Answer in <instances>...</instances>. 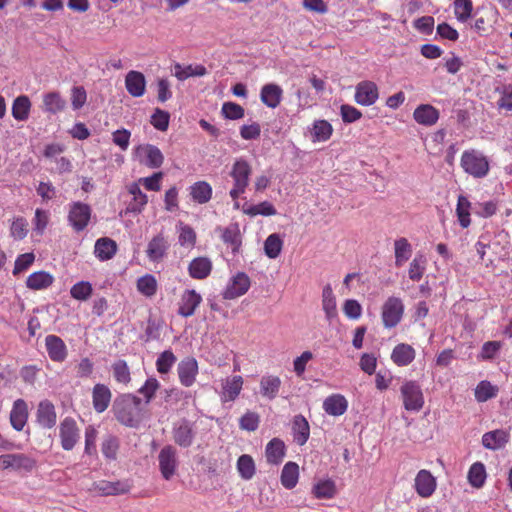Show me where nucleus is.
Instances as JSON below:
<instances>
[{"label":"nucleus","instance_id":"f257e3e1","mask_svg":"<svg viewBox=\"0 0 512 512\" xmlns=\"http://www.w3.org/2000/svg\"><path fill=\"white\" fill-rule=\"evenodd\" d=\"M113 412L121 424L136 427L142 420V401L133 394H122L114 400Z\"/></svg>","mask_w":512,"mask_h":512},{"label":"nucleus","instance_id":"f03ea898","mask_svg":"<svg viewBox=\"0 0 512 512\" xmlns=\"http://www.w3.org/2000/svg\"><path fill=\"white\" fill-rule=\"evenodd\" d=\"M460 165L464 172L475 179L485 178L490 171V160L480 150H465L460 159Z\"/></svg>","mask_w":512,"mask_h":512},{"label":"nucleus","instance_id":"7ed1b4c3","mask_svg":"<svg viewBox=\"0 0 512 512\" xmlns=\"http://www.w3.org/2000/svg\"><path fill=\"white\" fill-rule=\"evenodd\" d=\"M251 173L252 167L246 159L240 157L235 160L230 172V176L233 179V188L230 190L229 195L233 200L238 199L245 192Z\"/></svg>","mask_w":512,"mask_h":512},{"label":"nucleus","instance_id":"20e7f679","mask_svg":"<svg viewBox=\"0 0 512 512\" xmlns=\"http://www.w3.org/2000/svg\"><path fill=\"white\" fill-rule=\"evenodd\" d=\"M404 408L407 411L418 412L423 408L424 396L416 381H405L400 388Z\"/></svg>","mask_w":512,"mask_h":512},{"label":"nucleus","instance_id":"39448f33","mask_svg":"<svg viewBox=\"0 0 512 512\" xmlns=\"http://www.w3.org/2000/svg\"><path fill=\"white\" fill-rule=\"evenodd\" d=\"M92 209L83 202L76 201L69 205L68 222L75 232L86 229L91 219Z\"/></svg>","mask_w":512,"mask_h":512},{"label":"nucleus","instance_id":"423d86ee","mask_svg":"<svg viewBox=\"0 0 512 512\" xmlns=\"http://www.w3.org/2000/svg\"><path fill=\"white\" fill-rule=\"evenodd\" d=\"M61 447L65 451L72 450L80 439V429L71 417L64 418L59 425Z\"/></svg>","mask_w":512,"mask_h":512},{"label":"nucleus","instance_id":"0eeeda50","mask_svg":"<svg viewBox=\"0 0 512 512\" xmlns=\"http://www.w3.org/2000/svg\"><path fill=\"white\" fill-rule=\"evenodd\" d=\"M404 306L401 299L389 297L382 307V321L385 328H393L401 321Z\"/></svg>","mask_w":512,"mask_h":512},{"label":"nucleus","instance_id":"6e6552de","mask_svg":"<svg viewBox=\"0 0 512 512\" xmlns=\"http://www.w3.org/2000/svg\"><path fill=\"white\" fill-rule=\"evenodd\" d=\"M196 431L193 423L186 419H182L173 425L172 436L174 442L180 447H190L194 441Z\"/></svg>","mask_w":512,"mask_h":512},{"label":"nucleus","instance_id":"1a4fd4ad","mask_svg":"<svg viewBox=\"0 0 512 512\" xmlns=\"http://www.w3.org/2000/svg\"><path fill=\"white\" fill-rule=\"evenodd\" d=\"M379 97L377 85L372 81H361L355 87V101L362 106L373 105Z\"/></svg>","mask_w":512,"mask_h":512},{"label":"nucleus","instance_id":"9d476101","mask_svg":"<svg viewBox=\"0 0 512 512\" xmlns=\"http://www.w3.org/2000/svg\"><path fill=\"white\" fill-rule=\"evenodd\" d=\"M158 460L162 476L169 480L175 474L177 468L176 449L172 445L164 446L158 455Z\"/></svg>","mask_w":512,"mask_h":512},{"label":"nucleus","instance_id":"9b49d317","mask_svg":"<svg viewBox=\"0 0 512 512\" xmlns=\"http://www.w3.org/2000/svg\"><path fill=\"white\" fill-rule=\"evenodd\" d=\"M36 465L34 459L24 454H5L0 456V469L31 471Z\"/></svg>","mask_w":512,"mask_h":512},{"label":"nucleus","instance_id":"f8f14e48","mask_svg":"<svg viewBox=\"0 0 512 512\" xmlns=\"http://www.w3.org/2000/svg\"><path fill=\"white\" fill-rule=\"evenodd\" d=\"M131 488V485L128 481H107V480H100L97 482H94L93 484V491L96 492L98 495L101 496H114V495H120L125 494L129 492Z\"/></svg>","mask_w":512,"mask_h":512},{"label":"nucleus","instance_id":"ddd939ff","mask_svg":"<svg viewBox=\"0 0 512 512\" xmlns=\"http://www.w3.org/2000/svg\"><path fill=\"white\" fill-rule=\"evenodd\" d=\"M250 287V279L245 273H237L230 280L226 289L223 292L225 299H235L244 295Z\"/></svg>","mask_w":512,"mask_h":512},{"label":"nucleus","instance_id":"4468645a","mask_svg":"<svg viewBox=\"0 0 512 512\" xmlns=\"http://www.w3.org/2000/svg\"><path fill=\"white\" fill-rule=\"evenodd\" d=\"M177 372L181 384L185 387L193 385L198 373V363L193 357H186L181 360L177 367Z\"/></svg>","mask_w":512,"mask_h":512},{"label":"nucleus","instance_id":"2eb2a0df","mask_svg":"<svg viewBox=\"0 0 512 512\" xmlns=\"http://www.w3.org/2000/svg\"><path fill=\"white\" fill-rule=\"evenodd\" d=\"M136 154L141 159V162L150 168H159L164 161V156L160 149L151 144L139 145L136 148Z\"/></svg>","mask_w":512,"mask_h":512},{"label":"nucleus","instance_id":"dca6fc26","mask_svg":"<svg viewBox=\"0 0 512 512\" xmlns=\"http://www.w3.org/2000/svg\"><path fill=\"white\" fill-rule=\"evenodd\" d=\"M38 424L45 428L51 429L56 424L57 414L55 406L49 400H43L39 403L36 412Z\"/></svg>","mask_w":512,"mask_h":512},{"label":"nucleus","instance_id":"f3484780","mask_svg":"<svg viewBox=\"0 0 512 512\" xmlns=\"http://www.w3.org/2000/svg\"><path fill=\"white\" fill-rule=\"evenodd\" d=\"M243 386V378L239 375L227 377L222 380V402H232L237 399Z\"/></svg>","mask_w":512,"mask_h":512},{"label":"nucleus","instance_id":"a211bd4d","mask_svg":"<svg viewBox=\"0 0 512 512\" xmlns=\"http://www.w3.org/2000/svg\"><path fill=\"white\" fill-rule=\"evenodd\" d=\"M415 489L421 497H430L436 489V479L430 471L422 469L415 478Z\"/></svg>","mask_w":512,"mask_h":512},{"label":"nucleus","instance_id":"6ab92c4d","mask_svg":"<svg viewBox=\"0 0 512 512\" xmlns=\"http://www.w3.org/2000/svg\"><path fill=\"white\" fill-rule=\"evenodd\" d=\"M125 87L133 97H141L146 90V79L143 73L135 70L129 71L125 76Z\"/></svg>","mask_w":512,"mask_h":512},{"label":"nucleus","instance_id":"aec40b11","mask_svg":"<svg viewBox=\"0 0 512 512\" xmlns=\"http://www.w3.org/2000/svg\"><path fill=\"white\" fill-rule=\"evenodd\" d=\"M127 191L132 196V200L126 207V213H141L148 202L147 195L142 192L139 183L129 184Z\"/></svg>","mask_w":512,"mask_h":512},{"label":"nucleus","instance_id":"412c9836","mask_svg":"<svg viewBox=\"0 0 512 512\" xmlns=\"http://www.w3.org/2000/svg\"><path fill=\"white\" fill-rule=\"evenodd\" d=\"M47 353L52 361L63 362L67 357V347L64 341L56 335H48L45 338Z\"/></svg>","mask_w":512,"mask_h":512},{"label":"nucleus","instance_id":"4be33fe9","mask_svg":"<svg viewBox=\"0 0 512 512\" xmlns=\"http://www.w3.org/2000/svg\"><path fill=\"white\" fill-rule=\"evenodd\" d=\"M201 301V295L195 290H186L181 296L178 314L186 318L192 316Z\"/></svg>","mask_w":512,"mask_h":512},{"label":"nucleus","instance_id":"5701e85b","mask_svg":"<svg viewBox=\"0 0 512 512\" xmlns=\"http://www.w3.org/2000/svg\"><path fill=\"white\" fill-rule=\"evenodd\" d=\"M169 248V244L162 234L153 237L148 245L146 254L150 261L159 262L164 258Z\"/></svg>","mask_w":512,"mask_h":512},{"label":"nucleus","instance_id":"b1692460","mask_svg":"<svg viewBox=\"0 0 512 512\" xmlns=\"http://www.w3.org/2000/svg\"><path fill=\"white\" fill-rule=\"evenodd\" d=\"M111 391L104 384H96L92 391V403L96 412H104L111 402Z\"/></svg>","mask_w":512,"mask_h":512},{"label":"nucleus","instance_id":"393cba45","mask_svg":"<svg viewBox=\"0 0 512 512\" xmlns=\"http://www.w3.org/2000/svg\"><path fill=\"white\" fill-rule=\"evenodd\" d=\"M414 120L424 126H432L439 119V111L430 104H421L413 112Z\"/></svg>","mask_w":512,"mask_h":512},{"label":"nucleus","instance_id":"a878e982","mask_svg":"<svg viewBox=\"0 0 512 512\" xmlns=\"http://www.w3.org/2000/svg\"><path fill=\"white\" fill-rule=\"evenodd\" d=\"M509 441V434L507 431L497 429L483 434L482 444L486 449L498 450L503 448Z\"/></svg>","mask_w":512,"mask_h":512},{"label":"nucleus","instance_id":"bb28decb","mask_svg":"<svg viewBox=\"0 0 512 512\" xmlns=\"http://www.w3.org/2000/svg\"><path fill=\"white\" fill-rule=\"evenodd\" d=\"M28 419V409L27 404L23 399H17L12 407L11 413H10V422L12 427L17 430L21 431Z\"/></svg>","mask_w":512,"mask_h":512},{"label":"nucleus","instance_id":"cd10ccee","mask_svg":"<svg viewBox=\"0 0 512 512\" xmlns=\"http://www.w3.org/2000/svg\"><path fill=\"white\" fill-rule=\"evenodd\" d=\"M348 408L346 398L341 394H333L328 396L323 402L324 411L331 416H341Z\"/></svg>","mask_w":512,"mask_h":512},{"label":"nucleus","instance_id":"c85d7f7f","mask_svg":"<svg viewBox=\"0 0 512 512\" xmlns=\"http://www.w3.org/2000/svg\"><path fill=\"white\" fill-rule=\"evenodd\" d=\"M282 88L274 83L266 84L262 87L260 98L261 101L269 108H276L282 99Z\"/></svg>","mask_w":512,"mask_h":512},{"label":"nucleus","instance_id":"c756f323","mask_svg":"<svg viewBox=\"0 0 512 512\" xmlns=\"http://www.w3.org/2000/svg\"><path fill=\"white\" fill-rule=\"evenodd\" d=\"M265 457L272 465L280 464L285 457V444L279 438H273L268 442L265 449Z\"/></svg>","mask_w":512,"mask_h":512},{"label":"nucleus","instance_id":"7c9ffc66","mask_svg":"<svg viewBox=\"0 0 512 512\" xmlns=\"http://www.w3.org/2000/svg\"><path fill=\"white\" fill-rule=\"evenodd\" d=\"M415 355L416 352L411 345L401 343L394 347L391 359L398 366H407L415 359Z\"/></svg>","mask_w":512,"mask_h":512},{"label":"nucleus","instance_id":"2f4dec72","mask_svg":"<svg viewBox=\"0 0 512 512\" xmlns=\"http://www.w3.org/2000/svg\"><path fill=\"white\" fill-rule=\"evenodd\" d=\"M292 432L294 441L298 445L302 446L308 441L310 435V426L303 415L299 414L294 417Z\"/></svg>","mask_w":512,"mask_h":512},{"label":"nucleus","instance_id":"473e14b6","mask_svg":"<svg viewBox=\"0 0 512 512\" xmlns=\"http://www.w3.org/2000/svg\"><path fill=\"white\" fill-rule=\"evenodd\" d=\"M212 270V263L207 257L193 259L188 267L189 275L194 279H205Z\"/></svg>","mask_w":512,"mask_h":512},{"label":"nucleus","instance_id":"72a5a7b5","mask_svg":"<svg viewBox=\"0 0 512 512\" xmlns=\"http://www.w3.org/2000/svg\"><path fill=\"white\" fill-rule=\"evenodd\" d=\"M322 309L328 321H332L338 315L336 298L330 284L325 285L322 291Z\"/></svg>","mask_w":512,"mask_h":512},{"label":"nucleus","instance_id":"f704fd0d","mask_svg":"<svg viewBox=\"0 0 512 512\" xmlns=\"http://www.w3.org/2000/svg\"><path fill=\"white\" fill-rule=\"evenodd\" d=\"M66 107V101L59 92H49L43 95V110L50 114H57Z\"/></svg>","mask_w":512,"mask_h":512},{"label":"nucleus","instance_id":"c9c22d12","mask_svg":"<svg viewBox=\"0 0 512 512\" xmlns=\"http://www.w3.org/2000/svg\"><path fill=\"white\" fill-rule=\"evenodd\" d=\"M53 280V276L48 272L37 271L28 276L26 286L31 290H42L51 286Z\"/></svg>","mask_w":512,"mask_h":512},{"label":"nucleus","instance_id":"e433bc0d","mask_svg":"<svg viewBox=\"0 0 512 512\" xmlns=\"http://www.w3.org/2000/svg\"><path fill=\"white\" fill-rule=\"evenodd\" d=\"M117 250L116 242L110 238H100L96 241L94 247V253L100 260L111 259Z\"/></svg>","mask_w":512,"mask_h":512},{"label":"nucleus","instance_id":"4c0bfd02","mask_svg":"<svg viewBox=\"0 0 512 512\" xmlns=\"http://www.w3.org/2000/svg\"><path fill=\"white\" fill-rule=\"evenodd\" d=\"M31 101L28 96L20 95L13 101L12 116L17 121H25L29 117Z\"/></svg>","mask_w":512,"mask_h":512},{"label":"nucleus","instance_id":"58836bf2","mask_svg":"<svg viewBox=\"0 0 512 512\" xmlns=\"http://www.w3.org/2000/svg\"><path fill=\"white\" fill-rule=\"evenodd\" d=\"M190 195L195 202L205 204L212 197V187L206 181H198L190 187Z\"/></svg>","mask_w":512,"mask_h":512},{"label":"nucleus","instance_id":"ea45409f","mask_svg":"<svg viewBox=\"0 0 512 512\" xmlns=\"http://www.w3.org/2000/svg\"><path fill=\"white\" fill-rule=\"evenodd\" d=\"M299 478V467L295 462H287L281 472V484L286 489H292L296 486Z\"/></svg>","mask_w":512,"mask_h":512},{"label":"nucleus","instance_id":"a19ab883","mask_svg":"<svg viewBox=\"0 0 512 512\" xmlns=\"http://www.w3.org/2000/svg\"><path fill=\"white\" fill-rule=\"evenodd\" d=\"M207 74V69L203 65H187L182 66L179 63L174 65V76L180 80L184 81L192 76H204Z\"/></svg>","mask_w":512,"mask_h":512},{"label":"nucleus","instance_id":"79ce46f5","mask_svg":"<svg viewBox=\"0 0 512 512\" xmlns=\"http://www.w3.org/2000/svg\"><path fill=\"white\" fill-rule=\"evenodd\" d=\"M332 132V125L328 121L316 120L311 128L312 141L325 142L331 137Z\"/></svg>","mask_w":512,"mask_h":512},{"label":"nucleus","instance_id":"37998d69","mask_svg":"<svg viewBox=\"0 0 512 512\" xmlns=\"http://www.w3.org/2000/svg\"><path fill=\"white\" fill-rule=\"evenodd\" d=\"M280 386L281 380L277 376H264L260 381L261 394L270 400L277 396Z\"/></svg>","mask_w":512,"mask_h":512},{"label":"nucleus","instance_id":"c03bdc74","mask_svg":"<svg viewBox=\"0 0 512 512\" xmlns=\"http://www.w3.org/2000/svg\"><path fill=\"white\" fill-rule=\"evenodd\" d=\"M395 265L401 267L412 255V246L406 238H399L394 242Z\"/></svg>","mask_w":512,"mask_h":512},{"label":"nucleus","instance_id":"a18cd8bd","mask_svg":"<svg viewBox=\"0 0 512 512\" xmlns=\"http://www.w3.org/2000/svg\"><path fill=\"white\" fill-rule=\"evenodd\" d=\"M237 470L244 480L252 479L256 472L253 458L247 454L241 455L237 460Z\"/></svg>","mask_w":512,"mask_h":512},{"label":"nucleus","instance_id":"49530a36","mask_svg":"<svg viewBox=\"0 0 512 512\" xmlns=\"http://www.w3.org/2000/svg\"><path fill=\"white\" fill-rule=\"evenodd\" d=\"M283 240L280 235L273 233L269 235L264 242V251L267 257L270 259L277 258L282 250Z\"/></svg>","mask_w":512,"mask_h":512},{"label":"nucleus","instance_id":"de8ad7c7","mask_svg":"<svg viewBox=\"0 0 512 512\" xmlns=\"http://www.w3.org/2000/svg\"><path fill=\"white\" fill-rule=\"evenodd\" d=\"M486 479L485 466L481 462H475L468 471V481L475 487L480 488L484 485Z\"/></svg>","mask_w":512,"mask_h":512},{"label":"nucleus","instance_id":"09e8293b","mask_svg":"<svg viewBox=\"0 0 512 512\" xmlns=\"http://www.w3.org/2000/svg\"><path fill=\"white\" fill-rule=\"evenodd\" d=\"M470 208L471 203L468 198L460 195L457 201L456 214L463 228H467L470 225Z\"/></svg>","mask_w":512,"mask_h":512},{"label":"nucleus","instance_id":"8fccbe9b","mask_svg":"<svg viewBox=\"0 0 512 512\" xmlns=\"http://www.w3.org/2000/svg\"><path fill=\"white\" fill-rule=\"evenodd\" d=\"M177 230L179 232V244L183 247H194L196 243V233L194 229L191 226L184 224L183 222H179L177 225Z\"/></svg>","mask_w":512,"mask_h":512},{"label":"nucleus","instance_id":"3c124183","mask_svg":"<svg viewBox=\"0 0 512 512\" xmlns=\"http://www.w3.org/2000/svg\"><path fill=\"white\" fill-rule=\"evenodd\" d=\"M498 388L489 381H481L475 388V398L478 402H486L496 397Z\"/></svg>","mask_w":512,"mask_h":512},{"label":"nucleus","instance_id":"603ef678","mask_svg":"<svg viewBox=\"0 0 512 512\" xmlns=\"http://www.w3.org/2000/svg\"><path fill=\"white\" fill-rule=\"evenodd\" d=\"M222 240L226 244L230 245L233 253L238 252L239 247L241 246V237L237 225H231L225 228L222 233Z\"/></svg>","mask_w":512,"mask_h":512},{"label":"nucleus","instance_id":"864d4df0","mask_svg":"<svg viewBox=\"0 0 512 512\" xmlns=\"http://www.w3.org/2000/svg\"><path fill=\"white\" fill-rule=\"evenodd\" d=\"M177 358L171 350L162 352L156 360V368L160 374H166L175 364Z\"/></svg>","mask_w":512,"mask_h":512},{"label":"nucleus","instance_id":"5fc2aeb1","mask_svg":"<svg viewBox=\"0 0 512 512\" xmlns=\"http://www.w3.org/2000/svg\"><path fill=\"white\" fill-rule=\"evenodd\" d=\"M473 3L472 0H455L454 13L458 21L466 22L472 13Z\"/></svg>","mask_w":512,"mask_h":512},{"label":"nucleus","instance_id":"6e6d98bb","mask_svg":"<svg viewBox=\"0 0 512 512\" xmlns=\"http://www.w3.org/2000/svg\"><path fill=\"white\" fill-rule=\"evenodd\" d=\"M92 285L87 281H80L71 287V296L79 301H86L92 295Z\"/></svg>","mask_w":512,"mask_h":512},{"label":"nucleus","instance_id":"4d7b16f0","mask_svg":"<svg viewBox=\"0 0 512 512\" xmlns=\"http://www.w3.org/2000/svg\"><path fill=\"white\" fill-rule=\"evenodd\" d=\"M119 449V440L116 436L107 435L101 444V450L103 455L107 459H115Z\"/></svg>","mask_w":512,"mask_h":512},{"label":"nucleus","instance_id":"13d9d810","mask_svg":"<svg viewBox=\"0 0 512 512\" xmlns=\"http://www.w3.org/2000/svg\"><path fill=\"white\" fill-rule=\"evenodd\" d=\"M313 492L319 499L332 498L335 494V484L332 480L320 481L314 486Z\"/></svg>","mask_w":512,"mask_h":512},{"label":"nucleus","instance_id":"bf43d9fd","mask_svg":"<svg viewBox=\"0 0 512 512\" xmlns=\"http://www.w3.org/2000/svg\"><path fill=\"white\" fill-rule=\"evenodd\" d=\"M496 91L500 94V98L497 101L498 108L512 111V84L503 85L497 88Z\"/></svg>","mask_w":512,"mask_h":512},{"label":"nucleus","instance_id":"052dcab7","mask_svg":"<svg viewBox=\"0 0 512 512\" xmlns=\"http://www.w3.org/2000/svg\"><path fill=\"white\" fill-rule=\"evenodd\" d=\"M221 113L226 119L238 120L244 117L245 111L244 108L237 103L225 102L222 105Z\"/></svg>","mask_w":512,"mask_h":512},{"label":"nucleus","instance_id":"680f3d73","mask_svg":"<svg viewBox=\"0 0 512 512\" xmlns=\"http://www.w3.org/2000/svg\"><path fill=\"white\" fill-rule=\"evenodd\" d=\"M137 288L145 296H153L157 289L156 279L152 275L140 277L137 281Z\"/></svg>","mask_w":512,"mask_h":512},{"label":"nucleus","instance_id":"e2e57ef3","mask_svg":"<svg viewBox=\"0 0 512 512\" xmlns=\"http://www.w3.org/2000/svg\"><path fill=\"white\" fill-rule=\"evenodd\" d=\"M113 376L119 383L127 384L131 377L127 363L124 360H118L112 365Z\"/></svg>","mask_w":512,"mask_h":512},{"label":"nucleus","instance_id":"0e129e2a","mask_svg":"<svg viewBox=\"0 0 512 512\" xmlns=\"http://www.w3.org/2000/svg\"><path fill=\"white\" fill-rule=\"evenodd\" d=\"M159 387V381L154 377H150L145 381L144 385L138 390V392L145 397V403L148 404L153 399Z\"/></svg>","mask_w":512,"mask_h":512},{"label":"nucleus","instance_id":"69168bd1","mask_svg":"<svg viewBox=\"0 0 512 512\" xmlns=\"http://www.w3.org/2000/svg\"><path fill=\"white\" fill-rule=\"evenodd\" d=\"M259 415L255 412H246L239 420V426L242 430L255 431L259 426Z\"/></svg>","mask_w":512,"mask_h":512},{"label":"nucleus","instance_id":"338daca9","mask_svg":"<svg viewBox=\"0 0 512 512\" xmlns=\"http://www.w3.org/2000/svg\"><path fill=\"white\" fill-rule=\"evenodd\" d=\"M170 115L161 109H156L151 116V124L159 131H166L169 126Z\"/></svg>","mask_w":512,"mask_h":512},{"label":"nucleus","instance_id":"774afa93","mask_svg":"<svg viewBox=\"0 0 512 512\" xmlns=\"http://www.w3.org/2000/svg\"><path fill=\"white\" fill-rule=\"evenodd\" d=\"M343 312L349 319L356 320L362 314V307L357 300L348 299L343 304Z\"/></svg>","mask_w":512,"mask_h":512}]
</instances>
